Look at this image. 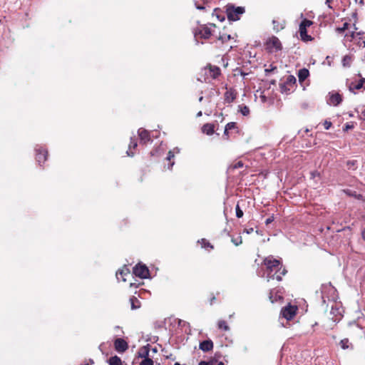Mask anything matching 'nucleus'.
Listing matches in <instances>:
<instances>
[{"mask_svg": "<svg viewBox=\"0 0 365 365\" xmlns=\"http://www.w3.org/2000/svg\"><path fill=\"white\" fill-rule=\"evenodd\" d=\"M264 264L267 268L268 281L270 279H276L280 281L282 276L287 273V270L282 267L281 261L274 258L273 256L266 257L264 260Z\"/></svg>", "mask_w": 365, "mask_h": 365, "instance_id": "1", "label": "nucleus"}, {"mask_svg": "<svg viewBox=\"0 0 365 365\" xmlns=\"http://www.w3.org/2000/svg\"><path fill=\"white\" fill-rule=\"evenodd\" d=\"M356 28L354 25L344 23L341 28H336V31L339 34L345 33V41H354L359 46L365 47V34L361 32H356Z\"/></svg>", "mask_w": 365, "mask_h": 365, "instance_id": "2", "label": "nucleus"}, {"mask_svg": "<svg viewBox=\"0 0 365 365\" xmlns=\"http://www.w3.org/2000/svg\"><path fill=\"white\" fill-rule=\"evenodd\" d=\"M217 27L214 24L200 26L194 33L197 41L199 39H207L216 33Z\"/></svg>", "mask_w": 365, "mask_h": 365, "instance_id": "3", "label": "nucleus"}, {"mask_svg": "<svg viewBox=\"0 0 365 365\" xmlns=\"http://www.w3.org/2000/svg\"><path fill=\"white\" fill-rule=\"evenodd\" d=\"M245 9L242 6H235L233 5H227L226 6V13L227 18L230 21H237L240 16L243 14Z\"/></svg>", "mask_w": 365, "mask_h": 365, "instance_id": "4", "label": "nucleus"}, {"mask_svg": "<svg viewBox=\"0 0 365 365\" xmlns=\"http://www.w3.org/2000/svg\"><path fill=\"white\" fill-rule=\"evenodd\" d=\"M313 22L308 19H304L299 24V35L303 41H309L312 40L311 36L307 34V29L312 26Z\"/></svg>", "mask_w": 365, "mask_h": 365, "instance_id": "5", "label": "nucleus"}, {"mask_svg": "<svg viewBox=\"0 0 365 365\" xmlns=\"http://www.w3.org/2000/svg\"><path fill=\"white\" fill-rule=\"evenodd\" d=\"M266 48L269 52H276L282 49V43L278 38L272 36L267 40Z\"/></svg>", "mask_w": 365, "mask_h": 365, "instance_id": "6", "label": "nucleus"}, {"mask_svg": "<svg viewBox=\"0 0 365 365\" xmlns=\"http://www.w3.org/2000/svg\"><path fill=\"white\" fill-rule=\"evenodd\" d=\"M133 274L138 277L145 279L149 276V270L145 265L138 264L133 268Z\"/></svg>", "mask_w": 365, "mask_h": 365, "instance_id": "7", "label": "nucleus"}, {"mask_svg": "<svg viewBox=\"0 0 365 365\" xmlns=\"http://www.w3.org/2000/svg\"><path fill=\"white\" fill-rule=\"evenodd\" d=\"M297 311V306L289 304L282 309L281 314L284 318H285L287 320H290L295 316Z\"/></svg>", "mask_w": 365, "mask_h": 365, "instance_id": "8", "label": "nucleus"}, {"mask_svg": "<svg viewBox=\"0 0 365 365\" xmlns=\"http://www.w3.org/2000/svg\"><path fill=\"white\" fill-rule=\"evenodd\" d=\"M205 73L212 79L216 78L220 73V70L217 66H209L205 68Z\"/></svg>", "mask_w": 365, "mask_h": 365, "instance_id": "9", "label": "nucleus"}, {"mask_svg": "<svg viewBox=\"0 0 365 365\" xmlns=\"http://www.w3.org/2000/svg\"><path fill=\"white\" fill-rule=\"evenodd\" d=\"M114 344H115V349L118 352H123L128 347L127 342L123 339H115Z\"/></svg>", "mask_w": 365, "mask_h": 365, "instance_id": "10", "label": "nucleus"}, {"mask_svg": "<svg viewBox=\"0 0 365 365\" xmlns=\"http://www.w3.org/2000/svg\"><path fill=\"white\" fill-rule=\"evenodd\" d=\"M128 276H130V270L125 267L116 272V277L118 280L125 282L127 280L126 277Z\"/></svg>", "mask_w": 365, "mask_h": 365, "instance_id": "11", "label": "nucleus"}, {"mask_svg": "<svg viewBox=\"0 0 365 365\" xmlns=\"http://www.w3.org/2000/svg\"><path fill=\"white\" fill-rule=\"evenodd\" d=\"M341 101V97L339 93L330 94L328 99V103L332 106H337Z\"/></svg>", "mask_w": 365, "mask_h": 365, "instance_id": "12", "label": "nucleus"}, {"mask_svg": "<svg viewBox=\"0 0 365 365\" xmlns=\"http://www.w3.org/2000/svg\"><path fill=\"white\" fill-rule=\"evenodd\" d=\"M365 83V78H361L358 82H352L349 85V90L354 91V90H359L363 88Z\"/></svg>", "mask_w": 365, "mask_h": 365, "instance_id": "13", "label": "nucleus"}, {"mask_svg": "<svg viewBox=\"0 0 365 365\" xmlns=\"http://www.w3.org/2000/svg\"><path fill=\"white\" fill-rule=\"evenodd\" d=\"M213 348V343L211 340H205L200 344V349L203 351H208Z\"/></svg>", "mask_w": 365, "mask_h": 365, "instance_id": "14", "label": "nucleus"}, {"mask_svg": "<svg viewBox=\"0 0 365 365\" xmlns=\"http://www.w3.org/2000/svg\"><path fill=\"white\" fill-rule=\"evenodd\" d=\"M138 135L140 136L141 142L145 143L150 140L149 133L147 130L143 129L138 130Z\"/></svg>", "mask_w": 365, "mask_h": 365, "instance_id": "15", "label": "nucleus"}, {"mask_svg": "<svg viewBox=\"0 0 365 365\" xmlns=\"http://www.w3.org/2000/svg\"><path fill=\"white\" fill-rule=\"evenodd\" d=\"M138 356L140 358L146 359L149 358V348L148 346L140 348L138 352Z\"/></svg>", "mask_w": 365, "mask_h": 365, "instance_id": "16", "label": "nucleus"}, {"mask_svg": "<svg viewBox=\"0 0 365 365\" xmlns=\"http://www.w3.org/2000/svg\"><path fill=\"white\" fill-rule=\"evenodd\" d=\"M47 152L44 150L38 151L36 154V160L39 163L46 160Z\"/></svg>", "mask_w": 365, "mask_h": 365, "instance_id": "17", "label": "nucleus"}, {"mask_svg": "<svg viewBox=\"0 0 365 365\" xmlns=\"http://www.w3.org/2000/svg\"><path fill=\"white\" fill-rule=\"evenodd\" d=\"M202 130L207 135H212L214 133V125L210 123H206L202 126Z\"/></svg>", "mask_w": 365, "mask_h": 365, "instance_id": "18", "label": "nucleus"}, {"mask_svg": "<svg viewBox=\"0 0 365 365\" xmlns=\"http://www.w3.org/2000/svg\"><path fill=\"white\" fill-rule=\"evenodd\" d=\"M211 0H194L195 5L197 9H204L205 5L210 2Z\"/></svg>", "mask_w": 365, "mask_h": 365, "instance_id": "19", "label": "nucleus"}, {"mask_svg": "<svg viewBox=\"0 0 365 365\" xmlns=\"http://www.w3.org/2000/svg\"><path fill=\"white\" fill-rule=\"evenodd\" d=\"M309 71L306 68H302L299 71L298 78L299 81H304L309 76Z\"/></svg>", "mask_w": 365, "mask_h": 365, "instance_id": "20", "label": "nucleus"}, {"mask_svg": "<svg viewBox=\"0 0 365 365\" xmlns=\"http://www.w3.org/2000/svg\"><path fill=\"white\" fill-rule=\"evenodd\" d=\"M353 61V56L351 55H346L342 58V65L344 67H349Z\"/></svg>", "mask_w": 365, "mask_h": 365, "instance_id": "21", "label": "nucleus"}, {"mask_svg": "<svg viewBox=\"0 0 365 365\" xmlns=\"http://www.w3.org/2000/svg\"><path fill=\"white\" fill-rule=\"evenodd\" d=\"M274 30L277 32L282 30L284 28V22H279L276 20H273Z\"/></svg>", "mask_w": 365, "mask_h": 365, "instance_id": "22", "label": "nucleus"}, {"mask_svg": "<svg viewBox=\"0 0 365 365\" xmlns=\"http://www.w3.org/2000/svg\"><path fill=\"white\" fill-rule=\"evenodd\" d=\"M199 365H224V364L222 361H217V360L212 359L208 361H202L199 363Z\"/></svg>", "mask_w": 365, "mask_h": 365, "instance_id": "23", "label": "nucleus"}, {"mask_svg": "<svg viewBox=\"0 0 365 365\" xmlns=\"http://www.w3.org/2000/svg\"><path fill=\"white\" fill-rule=\"evenodd\" d=\"M137 147V142L133 140L132 138L130 139V143L128 147V150H127V155L128 156H133L134 153L131 151L132 148H135Z\"/></svg>", "mask_w": 365, "mask_h": 365, "instance_id": "24", "label": "nucleus"}, {"mask_svg": "<svg viewBox=\"0 0 365 365\" xmlns=\"http://www.w3.org/2000/svg\"><path fill=\"white\" fill-rule=\"evenodd\" d=\"M130 301L132 309H136L140 307V303L136 297H133L132 298H130Z\"/></svg>", "mask_w": 365, "mask_h": 365, "instance_id": "25", "label": "nucleus"}, {"mask_svg": "<svg viewBox=\"0 0 365 365\" xmlns=\"http://www.w3.org/2000/svg\"><path fill=\"white\" fill-rule=\"evenodd\" d=\"M217 327L220 329H222L224 331H229L230 327L227 325V322L224 320H220L217 322Z\"/></svg>", "mask_w": 365, "mask_h": 365, "instance_id": "26", "label": "nucleus"}, {"mask_svg": "<svg viewBox=\"0 0 365 365\" xmlns=\"http://www.w3.org/2000/svg\"><path fill=\"white\" fill-rule=\"evenodd\" d=\"M109 364L110 365H122V362L119 357H118L117 356H112L109 359Z\"/></svg>", "mask_w": 365, "mask_h": 365, "instance_id": "27", "label": "nucleus"}, {"mask_svg": "<svg viewBox=\"0 0 365 365\" xmlns=\"http://www.w3.org/2000/svg\"><path fill=\"white\" fill-rule=\"evenodd\" d=\"M217 38L224 43L228 41L231 38V36L230 34H227L225 33H223L222 34H220L219 36H217Z\"/></svg>", "mask_w": 365, "mask_h": 365, "instance_id": "28", "label": "nucleus"}, {"mask_svg": "<svg viewBox=\"0 0 365 365\" xmlns=\"http://www.w3.org/2000/svg\"><path fill=\"white\" fill-rule=\"evenodd\" d=\"M180 153V149L178 148H175L173 149V150L169 151L168 157H167V160L170 161L174 157L175 153Z\"/></svg>", "mask_w": 365, "mask_h": 365, "instance_id": "29", "label": "nucleus"}, {"mask_svg": "<svg viewBox=\"0 0 365 365\" xmlns=\"http://www.w3.org/2000/svg\"><path fill=\"white\" fill-rule=\"evenodd\" d=\"M235 98V96L230 92H226L225 99L227 102H232Z\"/></svg>", "mask_w": 365, "mask_h": 365, "instance_id": "30", "label": "nucleus"}, {"mask_svg": "<svg viewBox=\"0 0 365 365\" xmlns=\"http://www.w3.org/2000/svg\"><path fill=\"white\" fill-rule=\"evenodd\" d=\"M140 365H153V361L150 358L144 359L141 362Z\"/></svg>", "mask_w": 365, "mask_h": 365, "instance_id": "31", "label": "nucleus"}, {"mask_svg": "<svg viewBox=\"0 0 365 365\" xmlns=\"http://www.w3.org/2000/svg\"><path fill=\"white\" fill-rule=\"evenodd\" d=\"M240 111L243 115H247L250 113V109L246 106H242L240 108Z\"/></svg>", "mask_w": 365, "mask_h": 365, "instance_id": "32", "label": "nucleus"}, {"mask_svg": "<svg viewBox=\"0 0 365 365\" xmlns=\"http://www.w3.org/2000/svg\"><path fill=\"white\" fill-rule=\"evenodd\" d=\"M340 344L342 349H346L349 348V340L347 339H344L340 341Z\"/></svg>", "mask_w": 365, "mask_h": 365, "instance_id": "33", "label": "nucleus"}, {"mask_svg": "<svg viewBox=\"0 0 365 365\" xmlns=\"http://www.w3.org/2000/svg\"><path fill=\"white\" fill-rule=\"evenodd\" d=\"M235 128V123H229L225 126V133H226L229 130H231L232 128Z\"/></svg>", "mask_w": 365, "mask_h": 365, "instance_id": "34", "label": "nucleus"}, {"mask_svg": "<svg viewBox=\"0 0 365 365\" xmlns=\"http://www.w3.org/2000/svg\"><path fill=\"white\" fill-rule=\"evenodd\" d=\"M243 215V212L240 210L239 205H237L236 207V216L238 217V218H240L242 217Z\"/></svg>", "mask_w": 365, "mask_h": 365, "instance_id": "35", "label": "nucleus"}, {"mask_svg": "<svg viewBox=\"0 0 365 365\" xmlns=\"http://www.w3.org/2000/svg\"><path fill=\"white\" fill-rule=\"evenodd\" d=\"M324 126L326 130H329L331 126V123L328 120H325L324 123Z\"/></svg>", "mask_w": 365, "mask_h": 365, "instance_id": "36", "label": "nucleus"}, {"mask_svg": "<svg viewBox=\"0 0 365 365\" xmlns=\"http://www.w3.org/2000/svg\"><path fill=\"white\" fill-rule=\"evenodd\" d=\"M201 244H202V247H205L206 246H207V247H210V248H212V246H211L209 242H206L205 240H204V239H202L201 240Z\"/></svg>", "mask_w": 365, "mask_h": 365, "instance_id": "37", "label": "nucleus"}, {"mask_svg": "<svg viewBox=\"0 0 365 365\" xmlns=\"http://www.w3.org/2000/svg\"><path fill=\"white\" fill-rule=\"evenodd\" d=\"M232 242H233L235 245H237H237H240V244L242 243V240H241V238H239V239H237V240H234V239H232Z\"/></svg>", "mask_w": 365, "mask_h": 365, "instance_id": "38", "label": "nucleus"}, {"mask_svg": "<svg viewBox=\"0 0 365 365\" xmlns=\"http://www.w3.org/2000/svg\"><path fill=\"white\" fill-rule=\"evenodd\" d=\"M273 221V217H269L266 220L265 223L267 225L271 223Z\"/></svg>", "mask_w": 365, "mask_h": 365, "instance_id": "39", "label": "nucleus"}, {"mask_svg": "<svg viewBox=\"0 0 365 365\" xmlns=\"http://www.w3.org/2000/svg\"><path fill=\"white\" fill-rule=\"evenodd\" d=\"M288 79H289V81L290 82H294H294H295V81H296V80H295V78H294V76H289Z\"/></svg>", "mask_w": 365, "mask_h": 365, "instance_id": "40", "label": "nucleus"}, {"mask_svg": "<svg viewBox=\"0 0 365 365\" xmlns=\"http://www.w3.org/2000/svg\"><path fill=\"white\" fill-rule=\"evenodd\" d=\"M242 166V163L241 162H239L236 164V165L235 166V168H240Z\"/></svg>", "mask_w": 365, "mask_h": 365, "instance_id": "41", "label": "nucleus"}, {"mask_svg": "<svg viewBox=\"0 0 365 365\" xmlns=\"http://www.w3.org/2000/svg\"><path fill=\"white\" fill-rule=\"evenodd\" d=\"M353 127L352 125H346V127H345V130H349V129H351Z\"/></svg>", "mask_w": 365, "mask_h": 365, "instance_id": "42", "label": "nucleus"}, {"mask_svg": "<svg viewBox=\"0 0 365 365\" xmlns=\"http://www.w3.org/2000/svg\"><path fill=\"white\" fill-rule=\"evenodd\" d=\"M361 235H362V238L364 239V240H365V228L363 230V231L361 232Z\"/></svg>", "mask_w": 365, "mask_h": 365, "instance_id": "43", "label": "nucleus"}, {"mask_svg": "<svg viewBox=\"0 0 365 365\" xmlns=\"http://www.w3.org/2000/svg\"><path fill=\"white\" fill-rule=\"evenodd\" d=\"M253 230H253V228H250V229H249V230H246V232H247V234H250V233L252 232H253Z\"/></svg>", "mask_w": 365, "mask_h": 365, "instance_id": "44", "label": "nucleus"}, {"mask_svg": "<svg viewBox=\"0 0 365 365\" xmlns=\"http://www.w3.org/2000/svg\"><path fill=\"white\" fill-rule=\"evenodd\" d=\"M202 115V111H199L197 113V117H200Z\"/></svg>", "mask_w": 365, "mask_h": 365, "instance_id": "45", "label": "nucleus"}, {"mask_svg": "<svg viewBox=\"0 0 365 365\" xmlns=\"http://www.w3.org/2000/svg\"><path fill=\"white\" fill-rule=\"evenodd\" d=\"M362 115L364 116V118L365 119V110L362 111Z\"/></svg>", "mask_w": 365, "mask_h": 365, "instance_id": "46", "label": "nucleus"}, {"mask_svg": "<svg viewBox=\"0 0 365 365\" xmlns=\"http://www.w3.org/2000/svg\"><path fill=\"white\" fill-rule=\"evenodd\" d=\"M202 99H203V97H202V96L200 97V98H199V101H200V102H201V101H202Z\"/></svg>", "mask_w": 365, "mask_h": 365, "instance_id": "47", "label": "nucleus"}, {"mask_svg": "<svg viewBox=\"0 0 365 365\" xmlns=\"http://www.w3.org/2000/svg\"><path fill=\"white\" fill-rule=\"evenodd\" d=\"M153 352H156V349H153Z\"/></svg>", "mask_w": 365, "mask_h": 365, "instance_id": "48", "label": "nucleus"}, {"mask_svg": "<svg viewBox=\"0 0 365 365\" xmlns=\"http://www.w3.org/2000/svg\"><path fill=\"white\" fill-rule=\"evenodd\" d=\"M174 165V163L173 162L170 165V167H172Z\"/></svg>", "mask_w": 365, "mask_h": 365, "instance_id": "49", "label": "nucleus"}]
</instances>
